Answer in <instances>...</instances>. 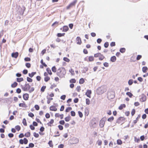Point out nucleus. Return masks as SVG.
Masks as SVG:
<instances>
[{
	"mask_svg": "<svg viewBox=\"0 0 148 148\" xmlns=\"http://www.w3.org/2000/svg\"><path fill=\"white\" fill-rule=\"evenodd\" d=\"M36 74V72H32L31 73H29V77L32 78Z\"/></svg>",
	"mask_w": 148,
	"mask_h": 148,
	"instance_id": "obj_18",
	"label": "nucleus"
},
{
	"mask_svg": "<svg viewBox=\"0 0 148 148\" xmlns=\"http://www.w3.org/2000/svg\"><path fill=\"white\" fill-rule=\"evenodd\" d=\"M105 57L103 56V55L101 54V55L99 57V59L100 60H102Z\"/></svg>",
	"mask_w": 148,
	"mask_h": 148,
	"instance_id": "obj_56",
	"label": "nucleus"
},
{
	"mask_svg": "<svg viewBox=\"0 0 148 148\" xmlns=\"http://www.w3.org/2000/svg\"><path fill=\"white\" fill-rule=\"evenodd\" d=\"M24 60L25 61H29L31 60V59L29 58L26 57L25 58Z\"/></svg>",
	"mask_w": 148,
	"mask_h": 148,
	"instance_id": "obj_54",
	"label": "nucleus"
},
{
	"mask_svg": "<svg viewBox=\"0 0 148 148\" xmlns=\"http://www.w3.org/2000/svg\"><path fill=\"white\" fill-rule=\"evenodd\" d=\"M91 94V91L90 90H87L86 93V95L89 98H90V95Z\"/></svg>",
	"mask_w": 148,
	"mask_h": 148,
	"instance_id": "obj_12",
	"label": "nucleus"
},
{
	"mask_svg": "<svg viewBox=\"0 0 148 148\" xmlns=\"http://www.w3.org/2000/svg\"><path fill=\"white\" fill-rule=\"evenodd\" d=\"M146 96L144 94H143L141 95V97L140 99V101L142 102H144L146 101Z\"/></svg>",
	"mask_w": 148,
	"mask_h": 148,
	"instance_id": "obj_7",
	"label": "nucleus"
},
{
	"mask_svg": "<svg viewBox=\"0 0 148 148\" xmlns=\"http://www.w3.org/2000/svg\"><path fill=\"white\" fill-rule=\"evenodd\" d=\"M51 69L53 72H56V69L55 66H53L52 67Z\"/></svg>",
	"mask_w": 148,
	"mask_h": 148,
	"instance_id": "obj_39",
	"label": "nucleus"
},
{
	"mask_svg": "<svg viewBox=\"0 0 148 148\" xmlns=\"http://www.w3.org/2000/svg\"><path fill=\"white\" fill-rule=\"evenodd\" d=\"M126 106L125 104H121L119 107V108L120 110H121L123 108H125Z\"/></svg>",
	"mask_w": 148,
	"mask_h": 148,
	"instance_id": "obj_19",
	"label": "nucleus"
},
{
	"mask_svg": "<svg viewBox=\"0 0 148 148\" xmlns=\"http://www.w3.org/2000/svg\"><path fill=\"white\" fill-rule=\"evenodd\" d=\"M105 123V121L103 120V119H101L100 121L99 126L101 128L104 127Z\"/></svg>",
	"mask_w": 148,
	"mask_h": 148,
	"instance_id": "obj_9",
	"label": "nucleus"
},
{
	"mask_svg": "<svg viewBox=\"0 0 148 148\" xmlns=\"http://www.w3.org/2000/svg\"><path fill=\"white\" fill-rule=\"evenodd\" d=\"M103 65L106 67H108L109 66V64L107 62H105L103 63Z\"/></svg>",
	"mask_w": 148,
	"mask_h": 148,
	"instance_id": "obj_62",
	"label": "nucleus"
},
{
	"mask_svg": "<svg viewBox=\"0 0 148 148\" xmlns=\"http://www.w3.org/2000/svg\"><path fill=\"white\" fill-rule=\"evenodd\" d=\"M30 136V133L29 132H28L25 134V136L27 137H29Z\"/></svg>",
	"mask_w": 148,
	"mask_h": 148,
	"instance_id": "obj_27",
	"label": "nucleus"
},
{
	"mask_svg": "<svg viewBox=\"0 0 148 148\" xmlns=\"http://www.w3.org/2000/svg\"><path fill=\"white\" fill-rule=\"evenodd\" d=\"M28 140L25 138H24V143L25 144H26L28 143Z\"/></svg>",
	"mask_w": 148,
	"mask_h": 148,
	"instance_id": "obj_59",
	"label": "nucleus"
},
{
	"mask_svg": "<svg viewBox=\"0 0 148 148\" xmlns=\"http://www.w3.org/2000/svg\"><path fill=\"white\" fill-rule=\"evenodd\" d=\"M125 119L123 117H120L116 121V123L120 124L121 123V121H124Z\"/></svg>",
	"mask_w": 148,
	"mask_h": 148,
	"instance_id": "obj_8",
	"label": "nucleus"
},
{
	"mask_svg": "<svg viewBox=\"0 0 148 148\" xmlns=\"http://www.w3.org/2000/svg\"><path fill=\"white\" fill-rule=\"evenodd\" d=\"M84 82V80L83 78L80 79L79 81V83L80 84H83Z\"/></svg>",
	"mask_w": 148,
	"mask_h": 148,
	"instance_id": "obj_32",
	"label": "nucleus"
},
{
	"mask_svg": "<svg viewBox=\"0 0 148 148\" xmlns=\"http://www.w3.org/2000/svg\"><path fill=\"white\" fill-rule=\"evenodd\" d=\"M18 52H16L15 53H13L12 54V56L15 58H17L18 56Z\"/></svg>",
	"mask_w": 148,
	"mask_h": 148,
	"instance_id": "obj_10",
	"label": "nucleus"
},
{
	"mask_svg": "<svg viewBox=\"0 0 148 148\" xmlns=\"http://www.w3.org/2000/svg\"><path fill=\"white\" fill-rule=\"evenodd\" d=\"M105 91L106 89L104 88V87L103 86H101L98 88L97 90V92L99 95L102 94Z\"/></svg>",
	"mask_w": 148,
	"mask_h": 148,
	"instance_id": "obj_3",
	"label": "nucleus"
},
{
	"mask_svg": "<svg viewBox=\"0 0 148 148\" xmlns=\"http://www.w3.org/2000/svg\"><path fill=\"white\" fill-rule=\"evenodd\" d=\"M29 97V94L27 93L24 94L23 95V97L24 99L25 100H27L28 99Z\"/></svg>",
	"mask_w": 148,
	"mask_h": 148,
	"instance_id": "obj_11",
	"label": "nucleus"
},
{
	"mask_svg": "<svg viewBox=\"0 0 148 148\" xmlns=\"http://www.w3.org/2000/svg\"><path fill=\"white\" fill-rule=\"evenodd\" d=\"M126 95L130 97H131L132 96H133L132 94L130 92H126Z\"/></svg>",
	"mask_w": 148,
	"mask_h": 148,
	"instance_id": "obj_28",
	"label": "nucleus"
},
{
	"mask_svg": "<svg viewBox=\"0 0 148 148\" xmlns=\"http://www.w3.org/2000/svg\"><path fill=\"white\" fill-rule=\"evenodd\" d=\"M63 60L64 61L67 62H69L70 61V60L66 57H64L63 58Z\"/></svg>",
	"mask_w": 148,
	"mask_h": 148,
	"instance_id": "obj_40",
	"label": "nucleus"
},
{
	"mask_svg": "<svg viewBox=\"0 0 148 148\" xmlns=\"http://www.w3.org/2000/svg\"><path fill=\"white\" fill-rule=\"evenodd\" d=\"M46 71L50 75H51L52 74V73L51 72V70L49 68H47L46 69Z\"/></svg>",
	"mask_w": 148,
	"mask_h": 148,
	"instance_id": "obj_22",
	"label": "nucleus"
},
{
	"mask_svg": "<svg viewBox=\"0 0 148 148\" xmlns=\"http://www.w3.org/2000/svg\"><path fill=\"white\" fill-rule=\"evenodd\" d=\"M113 119L114 117L113 116H112L109 118L108 119V121L109 122H111L113 120Z\"/></svg>",
	"mask_w": 148,
	"mask_h": 148,
	"instance_id": "obj_42",
	"label": "nucleus"
},
{
	"mask_svg": "<svg viewBox=\"0 0 148 148\" xmlns=\"http://www.w3.org/2000/svg\"><path fill=\"white\" fill-rule=\"evenodd\" d=\"M108 45L109 43L108 42H106L104 44V46L106 48H107L108 47Z\"/></svg>",
	"mask_w": 148,
	"mask_h": 148,
	"instance_id": "obj_55",
	"label": "nucleus"
},
{
	"mask_svg": "<svg viewBox=\"0 0 148 148\" xmlns=\"http://www.w3.org/2000/svg\"><path fill=\"white\" fill-rule=\"evenodd\" d=\"M70 82L71 83H75L76 82V80L74 79H72L70 80Z\"/></svg>",
	"mask_w": 148,
	"mask_h": 148,
	"instance_id": "obj_49",
	"label": "nucleus"
},
{
	"mask_svg": "<svg viewBox=\"0 0 148 148\" xmlns=\"http://www.w3.org/2000/svg\"><path fill=\"white\" fill-rule=\"evenodd\" d=\"M142 57V56L140 55H138L136 58V60H139Z\"/></svg>",
	"mask_w": 148,
	"mask_h": 148,
	"instance_id": "obj_63",
	"label": "nucleus"
},
{
	"mask_svg": "<svg viewBox=\"0 0 148 148\" xmlns=\"http://www.w3.org/2000/svg\"><path fill=\"white\" fill-rule=\"evenodd\" d=\"M86 103L88 105L90 104V101L89 99L87 98L86 99Z\"/></svg>",
	"mask_w": 148,
	"mask_h": 148,
	"instance_id": "obj_45",
	"label": "nucleus"
},
{
	"mask_svg": "<svg viewBox=\"0 0 148 148\" xmlns=\"http://www.w3.org/2000/svg\"><path fill=\"white\" fill-rule=\"evenodd\" d=\"M25 66L28 68H29L31 67V64L30 63H27L25 64Z\"/></svg>",
	"mask_w": 148,
	"mask_h": 148,
	"instance_id": "obj_53",
	"label": "nucleus"
},
{
	"mask_svg": "<svg viewBox=\"0 0 148 148\" xmlns=\"http://www.w3.org/2000/svg\"><path fill=\"white\" fill-rule=\"evenodd\" d=\"M65 34L64 33H58L57 34V36L58 37H61V36H64Z\"/></svg>",
	"mask_w": 148,
	"mask_h": 148,
	"instance_id": "obj_21",
	"label": "nucleus"
},
{
	"mask_svg": "<svg viewBox=\"0 0 148 148\" xmlns=\"http://www.w3.org/2000/svg\"><path fill=\"white\" fill-rule=\"evenodd\" d=\"M69 29V27L67 26H64L63 27L62 31L64 32H67Z\"/></svg>",
	"mask_w": 148,
	"mask_h": 148,
	"instance_id": "obj_15",
	"label": "nucleus"
},
{
	"mask_svg": "<svg viewBox=\"0 0 148 148\" xmlns=\"http://www.w3.org/2000/svg\"><path fill=\"white\" fill-rule=\"evenodd\" d=\"M48 144H49V146L51 147H53V145L52 144V142L51 140H50L49 143Z\"/></svg>",
	"mask_w": 148,
	"mask_h": 148,
	"instance_id": "obj_44",
	"label": "nucleus"
},
{
	"mask_svg": "<svg viewBox=\"0 0 148 148\" xmlns=\"http://www.w3.org/2000/svg\"><path fill=\"white\" fill-rule=\"evenodd\" d=\"M46 86H42L41 88V91L42 92H44L45 91V89L46 88Z\"/></svg>",
	"mask_w": 148,
	"mask_h": 148,
	"instance_id": "obj_41",
	"label": "nucleus"
},
{
	"mask_svg": "<svg viewBox=\"0 0 148 148\" xmlns=\"http://www.w3.org/2000/svg\"><path fill=\"white\" fill-rule=\"evenodd\" d=\"M97 143L99 146L101 145L102 144V141L101 140H98L97 141Z\"/></svg>",
	"mask_w": 148,
	"mask_h": 148,
	"instance_id": "obj_37",
	"label": "nucleus"
},
{
	"mask_svg": "<svg viewBox=\"0 0 148 148\" xmlns=\"http://www.w3.org/2000/svg\"><path fill=\"white\" fill-rule=\"evenodd\" d=\"M20 107H21L23 108H25L26 106V105L25 103H20L19 104Z\"/></svg>",
	"mask_w": 148,
	"mask_h": 148,
	"instance_id": "obj_20",
	"label": "nucleus"
},
{
	"mask_svg": "<svg viewBox=\"0 0 148 148\" xmlns=\"http://www.w3.org/2000/svg\"><path fill=\"white\" fill-rule=\"evenodd\" d=\"M28 116H29L32 118L34 116V115L33 113L30 112L28 114Z\"/></svg>",
	"mask_w": 148,
	"mask_h": 148,
	"instance_id": "obj_61",
	"label": "nucleus"
},
{
	"mask_svg": "<svg viewBox=\"0 0 148 148\" xmlns=\"http://www.w3.org/2000/svg\"><path fill=\"white\" fill-rule=\"evenodd\" d=\"M17 81L18 82H20L21 81H22L23 80V79L22 77H21L20 78H17L16 79Z\"/></svg>",
	"mask_w": 148,
	"mask_h": 148,
	"instance_id": "obj_23",
	"label": "nucleus"
},
{
	"mask_svg": "<svg viewBox=\"0 0 148 148\" xmlns=\"http://www.w3.org/2000/svg\"><path fill=\"white\" fill-rule=\"evenodd\" d=\"M22 123L24 125L26 126L27 125L26 120L25 119H23Z\"/></svg>",
	"mask_w": 148,
	"mask_h": 148,
	"instance_id": "obj_33",
	"label": "nucleus"
},
{
	"mask_svg": "<svg viewBox=\"0 0 148 148\" xmlns=\"http://www.w3.org/2000/svg\"><path fill=\"white\" fill-rule=\"evenodd\" d=\"M30 88V86L28 84H25L24 86L22 87V89L24 91H28Z\"/></svg>",
	"mask_w": 148,
	"mask_h": 148,
	"instance_id": "obj_5",
	"label": "nucleus"
},
{
	"mask_svg": "<svg viewBox=\"0 0 148 148\" xmlns=\"http://www.w3.org/2000/svg\"><path fill=\"white\" fill-rule=\"evenodd\" d=\"M50 79V77H48V76H46L44 78V80L46 82H48L49 80Z\"/></svg>",
	"mask_w": 148,
	"mask_h": 148,
	"instance_id": "obj_29",
	"label": "nucleus"
},
{
	"mask_svg": "<svg viewBox=\"0 0 148 148\" xmlns=\"http://www.w3.org/2000/svg\"><path fill=\"white\" fill-rule=\"evenodd\" d=\"M101 55V54L100 53H98L96 54H94V57H95L97 58L98 57H100V56Z\"/></svg>",
	"mask_w": 148,
	"mask_h": 148,
	"instance_id": "obj_31",
	"label": "nucleus"
},
{
	"mask_svg": "<svg viewBox=\"0 0 148 148\" xmlns=\"http://www.w3.org/2000/svg\"><path fill=\"white\" fill-rule=\"evenodd\" d=\"M120 51L121 53H123L125 51V49L124 48H121L120 49Z\"/></svg>",
	"mask_w": 148,
	"mask_h": 148,
	"instance_id": "obj_25",
	"label": "nucleus"
},
{
	"mask_svg": "<svg viewBox=\"0 0 148 148\" xmlns=\"http://www.w3.org/2000/svg\"><path fill=\"white\" fill-rule=\"evenodd\" d=\"M21 92V90L19 88H18L16 90V92L18 93H20Z\"/></svg>",
	"mask_w": 148,
	"mask_h": 148,
	"instance_id": "obj_60",
	"label": "nucleus"
},
{
	"mask_svg": "<svg viewBox=\"0 0 148 148\" xmlns=\"http://www.w3.org/2000/svg\"><path fill=\"white\" fill-rule=\"evenodd\" d=\"M15 129L17 130L18 131L20 130L21 129V127L19 125H17L15 126Z\"/></svg>",
	"mask_w": 148,
	"mask_h": 148,
	"instance_id": "obj_50",
	"label": "nucleus"
},
{
	"mask_svg": "<svg viewBox=\"0 0 148 148\" xmlns=\"http://www.w3.org/2000/svg\"><path fill=\"white\" fill-rule=\"evenodd\" d=\"M34 136L36 138H38L39 136V135L38 134L36 133V132L34 133Z\"/></svg>",
	"mask_w": 148,
	"mask_h": 148,
	"instance_id": "obj_51",
	"label": "nucleus"
},
{
	"mask_svg": "<svg viewBox=\"0 0 148 148\" xmlns=\"http://www.w3.org/2000/svg\"><path fill=\"white\" fill-rule=\"evenodd\" d=\"M76 41H77V44L78 45H80L81 44L82 41L81 38L79 37H77L76 39Z\"/></svg>",
	"mask_w": 148,
	"mask_h": 148,
	"instance_id": "obj_13",
	"label": "nucleus"
},
{
	"mask_svg": "<svg viewBox=\"0 0 148 148\" xmlns=\"http://www.w3.org/2000/svg\"><path fill=\"white\" fill-rule=\"evenodd\" d=\"M66 73V70L63 67L60 68L58 69L57 72V75L60 78H63Z\"/></svg>",
	"mask_w": 148,
	"mask_h": 148,
	"instance_id": "obj_1",
	"label": "nucleus"
},
{
	"mask_svg": "<svg viewBox=\"0 0 148 148\" xmlns=\"http://www.w3.org/2000/svg\"><path fill=\"white\" fill-rule=\"evenodd\" d=\"M117 143L118 145H121L122 144V143L121 140L118 139L117 140Z\"/></svg>",
	"mask_w": 148,
	"mask_h": 148,
	"instance_id": "obj_35",
	"label": "nucleus"
},
{
	"mask_svg": "<svg viewBox=\"0 0 148 148\" xmlns=\"http://www.w3.org/2000/svg\"><path fill=\"white\" fill-rule=\"evenodd\" d=\"M27 81L29 82H32V79H31V78L27 77Z\"/></svg>",
	"mask_w": 148,
	"mask_h": 148,
	"instance_id": "obj_48",
	"label": "nucleus"
},
{
	"mask_svg": "<svg viewBox=\"0 0 148 148\" xmlns=\"http://www.w3.org/2000/svg\"><path fill=\"white\" fill-rule=\"evenodd\" d=\"M72 109V108L71 107H68L67 108L66 110V112H68L69 111Z\"/></svg>",
	"mask_w": 148,
	"mask_h": 148,
	"instance_id": "obj_52",
	"label": "nucleus"
},
{
	"mask_svg": "<svg viewBox=\"0 0 148 148\" xmlns=\"http://www.w3.org/2000/svg\"><path fill=\"white\" fill-rule=\"evenodd\" d=\"M58 22L57 21H56L52 25V26H55L56 27L58 25Z\"/></svg>",
	"mask_w": 148,
	"mask_h": 148,
	"instance_id": "obj_30",
	"label": "nucleus"
},
{
	"mask_svg": "<svg viewBox=\"0 0 148 148\" xmlns=\"http://www.w3.org/2000/svg\"><path fill=\"white\" fill-rule=\"evenodd\" d=\"M77 1V0H74L70 4L66 7L67 9H69L70 8L74 6Z\"/></svg>",
	"mask_w": 148,
	"mask_h": 148,
	"instance_id": "obj_6",
	"label": "nucleus"
},
{
	"mask_svg": "<svg viewBox=\"0 0 148 148\" xmlns=\"http://www.w3.org/2000/svg\"><path fill=\"white\" fill-rule=\"evenodd\" d=\"M25 8L23 6H22L21 7H19L17 11L19 13V14L21 15H23L24 11L25 10Z\"/></svg>",
	"mask_w": 148,
	"mask_h": 148,
	"instance_id": "obj_4",
	"label": "nucleus"
},
{
	"mask_svg": "<svg viewBox=\"0 0 148 148\" xmlns=\"http://www.w3.org/2000/svg\"><path fill=\"white\" fill-rule=\"evenodd\" d=\"M34 108L36 110H38L39 109V106L38 105H36L34 106Z\"/></svg>",
	"mask_w": 148,
	"mask_h": 148,
	"instance_id": "obj_58",
	"label": "nucleus"
},
{
	"mask_svg": "<svg viewBox=\"0 0 148 148\" xmlns=\"http://www.w3.org/2000/svg\"><path fill=\"white\" fill-rule=\"evenodd\" d=\"M66 97L65 95H63L61 96L60 99L63 100H64Z\"/></svg>",
	"mask_w": 148,
	"mask_h": 148,
	"instance_id": "obj_57",
	"label": "nucleus"
},
{
	"mask_svg": "<svg viewBox=\"0 0 148 148\" xmlns=\"http://www.w3.org/2000/svg\"><path fill=\"white\" fill-rule=\"evenodd\" d=\"M116 58L115 56L112 57L110 58V60L111 62H114L116 61Z\"/></svg>",
	"mask_w": 148,
	"mask_h": 148,
	"instance_id": "obj_16",
	"label": "nucleus"
},
{
	"mask_svg": "<svg viewBox=\"0 0 148 148\" xmlns=\"http://www.w3.org/2000/svg\"><path fill=\"white\" fill-rule=\"evenodd\" d=\"M147 70L148 68L146 66H144L142 68V71L144 73H146Z\"/></svg>",
	"mask_w": 148,
	"mask_h": 148,
	"instance_id": "obj_17",
	"label": "nucleus"
},
{
	"mask_svg": "<svg viewBox=\"0 0 148 148\" xmlns=\"http://www.w3.org/2000/svg\"><path fill=\"white\" fill-rule=\"evenodd\" d=\"M133 83V80L132 79H130L128 82V84L129 85H132Z\"/></svg>",
	"mask_w": 148,
	"mask_h": 148,
	"instance_id": "obj_38",
	"label": "nucleus"
},
{
	"mask_svg": "<svg viewBox=\"0 0 148 148\" xmlns=\"http://www.w3.org/2000/svg\"><path fill=\"white\" fill-rule=\"evenodd\" d=\"M107 97L109 100L113 99L115 97L114 92L112 90L108 91L107 94Z\"/></svg>",
	"mask_w": 148,
	"mask_h": 148,
	"instance_id": "obj_2",
	"label": "nucleus"
},
{
	"mask_svg": "<svg viewBox=\"0 0 148 148\" xmlns=\"http://www.w3.org/2000/svg\"><path fill=\"white\" fill-rule=\"evenodd\" d=\"M17 83L16 82H15L13 84L11 85V87L12 88H15L17 86Z\"/></svg>",
	"mask_w": 148,
	"mask_h": 148,
	"instance_id": "obj_26",
	"label": "nucleus"
},
{
	"mask_svg": "<svg viewBox=\"0 0 148 148\" xmlns=\"http://www.w3.org/2000/svg\"><path fill=\"white\" fill-rule=\"evenodd\" d=\"M50 110L51 111H56L57 110V109L55 106H52L50 107Z\"/></svg>",
	"mask_w": 148,
	"mask_h": 148,
	"instance_id": "obj_14",
	"label": "nucleus"
},
{
	"mask_svg": "<svg viewBox=\"0 0 148 148\" xmlns=\"http://www.w3.org/2000/svg\"><path fill=\"white\" fill-rule=\"evenodd\" d=\"M14 134L12 133H9L8 134V136L10 138H12L14 136Z\"/></svg>",
	"mask_w": 148,
	"mask_h": 148,
	"instance_id": "obj_64",
	"label": "nucleus"
},
{
	"mask_svg": "<svg viewBox=\"0 0 148 148\" xmlns=\"http://www.w3.org/2000/svg\"><path fill=\"white\" fill-rule=\"evenodd\" d=\"M78 113L80 118H82L83 117V114L80 111H79L78 112Z\"/></svg>",
	"mask_w": 148,
	"mask_h": 148,
	"instance_id": "obj_46",
	"label": "nucleus"
},
{
	"mask_svg": "<svg viewBox=\"0 0 148 148\" xmlns=\"http://www.w3.org/2000/svg\"><path fill=\"white\" fill-rule=\"evenodd\" d=\"M34 144L32 143H30L29 144V147L32 148L34 147Z\"/></svg>",
	"mask_w": 148,
	"mask_h": 148,
	"instance_id": "obj_47",
	"label": "nucleus"
},
{
	"mask_svg": "<svg viewBox=\"0 0 148 148\" xmlns=\"http://www.w3.org/2000/svg\"><path fill=\"white\" fill-rule=\"evenodd\" d=\"M71 118L70 116H68L65 118V120L66 122L69 121L71 119Z\"/></svg>",
	"mask_w": 148,
	"mask_h": 148,
	"instance_id": "obj_24",
	"label": "nucleus"
},
{
	"mask_svg": "<svg viewBox=\"0 0 148 148\" xmlns=\"http://www.w3.org/2000/svg\"><path fill=\"white\" fill-rule=\"evenodd\" d=\"M71 115L72 116H74L75 115V112L73 111H71Z\"/></svg>",
	"mask_w": 148,
	"mask_h": 148,
	"instance_id": "obj_43",
	"label": "nucleus"
},
{
	"mask_svg": "<svg viewBox=\"0 0 148 148\" xmlns=\"http://www.w3.org/2000/svg\"><path fill=\"white\" fill-rule=\"evenodd\" d=\"M89 61L92 62L94 60V57L92 56H90L89 57Z\"/></svg>",
	"mask_w": 148,
	"mask_h": 148,
	"instance_id": "obj_34",
	"label": "nucleus"
},
{
	"mask_svg": "<svg viewBox=\"0 0 148 148\" xmlns=\"http://www.w3.org/2000/svg\"><path fill=\"white\" fill-rule=\"evenodd\" d=\"M69 71L70 72L72 75H74L75 74L74 71L73 70L71 69L69 70Z\"/></svg>",
	"mask_w": 148,
	"mask_h": 148,
	"instance_id": "obj_36",
	"label": "nucleus"
}]
</instances>
